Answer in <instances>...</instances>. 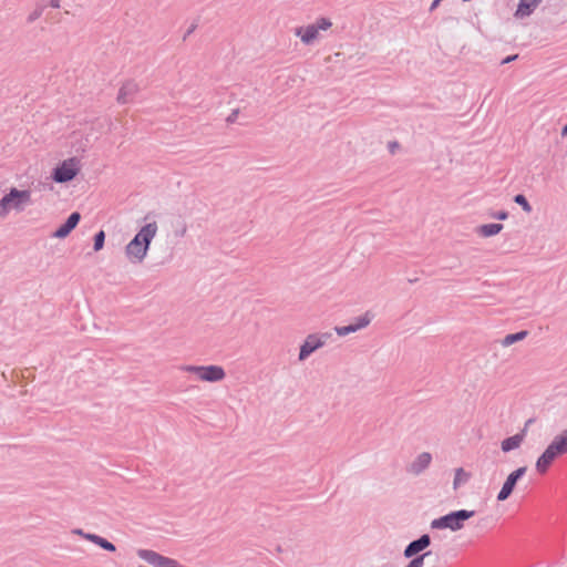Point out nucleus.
<instances>
[{"label":"nucleus","mask_w":567,"mask_h":567,"mask_svg":"<svg viewBox=\"0 0 567 567\" xmlns=\"http://www.w3.org/2000/svg\"><path fill=\"white\" fill-rule=\"evenodd\" d=\"M157 223L144 225L125 247V255L133 264H141L147 256L152 240L157 234Z\"/></svg>","instance_id":"nucleus-1"},{"label":"nucleus","mask_w":567,"mask_h":567,"mask_svg":"<svg viewBox=\"0 0 567 567\" xmlns=\"http://www.w3.org/2000/svg\"><path fill=\"white\" fill-rule=\"evenodd\" d=\"M567 453V429L556 435L536 461V471L545 474L553 462Z\"/></svg>","instance_id":"nucleus-2"},{"label":"nucleus","mask_w":567,"mask_h":567,"mask_svg":"<svg viewBox=\"0 0 567 567\" xmlns=\"http://www.w3.org/2000/svg\"><path fill=\"white\" fill-rule=\"evenodd\" d=\"M475 515L474 511L458 509L435 518L431 522L432 529L449 528L452 532L460 530L464 527L465 520Z\"/></svg>","instance_id":"nucleus-3"},{"label":"nucleus","mask_w":567,"mask_h":567,"mask_svg":"<svg viewBox=\"0 0 567 567\" xmlns=\"http://www.w3.org/2000/svg\"><path fill=\"white\" fill-rule=\"evenodd\" d=\"M332 22L328 18H319L316 23L308 24L307 27H298L295 29V34L300 38L303 44H311L319 35V31H326L331 28Z\"/></svg>","instance_id":"nucleus-4"},{"label":"nucleus","mask_w":567,"mask_h":567,"mask_svg":"<svg viewBox=\"0 0 567 567\" xmlns=\"http://www.w3.org/2000/svg\"><path fill=\"white\" fill-rule=\"evenodd\" d=\"M31 200V194L29 190H20L18 188H11L8 194H6L0 199V217H3L9 207H13L16 209H22L23 205L29 204Z\"/></svg>","instance_id":"nucleus-5"},{"label":"nucleus","mask_w":567,"mask_h":567,"mask_svg":"<svg viewBox=\"0 0 567 567\" xmlns=\"http://www.w3.org/2000/svg\"><path fill=\"white\" fill-rule=\"evenodd\" d=\"M79 171V159L71 157L63 161L53 169L52 178L55 183H68L78 175Z\"/></svg>","instance_id":"nucleus-6"},{"label":"nucleus","mask_w":567,"mask_h":567,"mask_svg":"<svg viewBox=\"0 0 567 567\" xmlns=\"http://www.w3.org/2000/svg\"><path fill=\"white\" fill-rule=\"evenodd\" d=\"M185 370L195 373L202 381L206 382H218L226 375L220 365H188Z\"/></svg>","instance_id":"nucleus-7"},{"label":"nucleus","mask_w":567,"mask_h":567,"mask_svg":"<svg viewBox=\"0 0 567 567\" xmlns=\"http://www.w3.org/2000/svg\"><path fill=\"white\" fill-rule=\"evenodd\" d=\"M330 333L309 334L303 341V343L300 346V351L298 355L299 361H305L315 351L322 348L327 343V340L330 338Z\"/></svg>","instance_id":"nucleus-8"},{"label":"nucleus","mask_w":567,"mask_h":567,"mask_svg":"<svg viewBox=\"0 0 567 567\" xmlns=\"http://www.w3.org/2000/svg\"><path fill=\"white\" fill-rule=\"evenodd\" d=\"M527 471L526 466L518 467L517 470L513 471L504 482L501 491L497 494V501L504 502L506 501L511 494L513 493L518 480H520Z\"/></svg>","instance_id":"nucleus-9"},{"label":"nucleus","mask_w":567,"mask_h":567,"mask_svg":"<svg viewBox=\"0 0 567 567\" xmlns=\"http://www.w3.org/2000/svg\"><path fill=\"white\" fill-rule=\"evenodd\" d=\"M138 557L153 565L154 567H179L173 558L165 557L150 549L138 550Z\"/></svg>","instance_id":"nucleus-10"},{"label":"nucleus","mask_w":567,"mask_h":567,"mask_svg":"<svg viewBox=\"0 0 567 567\" xmlns=\"http://www.w3.org/2000/svg\"><path fill=\"white\" fill-rule=\"evenodd\" d=\"M430 545H431V537H430V535L429 534H423L417 539H414V540L410 542L405 546V548L403 550V556L405 558H411V557H414L415 555H420V553L422 554V551L424 549H426Z\"/></svg>","instance_id":"nucleus-11"},{"label":"nucleus","mask_w":567,"mask_h":567,"mask_svg":"<svg viewBox=\"0 0 567 567\" xmlns=\"http://www.w3.org/2000/svg\"><path fill=\"white\" fill-rule=\"evenodd\" d=\"M140 87L138 84L132 80H128L122 84V86L118 90V94L116 97V101L120 104H127L131 103L138 92Z\"/></svg>","instance_id":"nucleus-12"},{"label":"nucleus","mask_w":567,"mask_h":567,"mask_svg":"<svg viewBox=\"0 0 567 567\" xmlns=\"http://www.w3.org/2000/svg\"><path fill=\"white\" fill-rule=\"evenodd\" d=\"M81 215L73 212L66 220L52 234L54 238H65L79 224Z\"/></svg>","instance_id":"nucleus-13"},{"label":"nucleus","mask_w":567,"mask_h":567,"mask_svg":"<svg viewBox=\"0 0 567 567\" xmlns=\"http://www.w3.org/2000/svg\"><path fill=\"white\" fill-rule=\"evenodd\" d=\"M431 462L432 455L429 452H423L408 466V472L413 475H420L430 466Z\"/></svg>","instance_id":"nucleus-14"},{"label":"nucleus","mask_w":567,"mask_h":567,"mask_svg":"<svg viewBox=\"0 0 567 567\" xmlns=\"http://www.w3.org/2000/svg\"><path fill=\"white\" fill-rule=\"evenodd\" d=\"M542 3V0H519L515 17L526 18L529 17L536 8Z\"/></svg>","instance_id":"nucleus-15"},{"label":"nucleus","mask_w":567,"mask_h":567,"mask_svg":"<svg viewBox=\"0 0 567 567\" xmlns=\"http://www.w3.org/2000/svg\"><path fill=\"white\" fill-rule=\"evenodd\" d=\"M76 533L79 535H82L87 540H90V542L94 543L95 545L100 546L104 550L115 551V549H116V547L111 542H109L106 538H103V537H101V536H99L96 534H89V533L85 534L81 529L76 530Z\"/></svg>","instance_id":"nucleus-16"},{"label":"nucleus","mask_w":567,"mask_h":567,"mask_svg":"<svg viewBox=\"0 0 567 567\" xmlns=\"http://www.w3.org/2000/svg\"><path fill=\"white\" fill-rule=\"evenodd\" d=\"M524 435H525V431L503 440L502 445H501L502 451L507 453V452H511V451L519 447L524 440Z\"/></svg>","instance_id":"nucleus-17"},{"label":"nucleus","mask_w":567,"mask_h":567,"mask_svg":"<svg viewBox=\"0 0 567 567\" xmlns=\"http://www.w3.org/2000/svg\"><path fill=\"white\" fill-rule=\"evenodd\" d=\"M502 229V224H485L478 227V234L483 237H492L501 233Z\"/></svg>","instance_id":"nucleus-18"},{"label":"nucleus","mask_w":567,"mask_h":567,"mask_svg":"<svg viewBox=\"0 0 567 567\" xmlns=\"http://www.w3.org/2000/svg\"><path fill=\"white\" fill-rule=\"evenodd\" d=\"M527 334H528V332L526 330H522L516 333L507 334L502 340V346L509 347V346L514 344L515 342L524 340L527 337Z\"/></svg>","instance_id":"nucleus-19"},{"label":"nucleus","mask_w":567,"mask_h":567,"mask_svg":"<svg viewBox=\"0 0 567 567\" xmlns=\"http://www.w3.org/2000/svg\"><path fill=\"white\" fill-rule=\"evenodd\" d=\"M470 480V474L464 471V468L458 467L455 470L453 488L456 491L461 485L467 483Z\"/></svg>","instance_id":"nucleus-20"},{"label":"nucleus","mask_w":567,"mask_h":567,"mask_svg":"<svg viewBox=\"0 0 567 567\" xmlns=\"http://www.w3.org/2000/svg\"><path fill=\"white\" fill-rule=\"evenodd\" d=\"M431 554V551H425L420 555H415L414 557H411V560L408 563L405 567H423L425 558Z\"/></svg>","instance_id":"nucleus-21"},{"label":"nucleus","mask_w":567,"mask_h":567,"mask_svg":"<svg viewBox=\"0 0 567 567\" xmlns=\"http://www.w3.org/2000/svg\"><path fill=\"white\" fill-rule=\"evenodd\" d=\"M514 202L522 207L525 213H530L533 210L527 198L523 194H517L514 196Z\"/></svg>","instance_id":"nucleus-22"},{"label":"nucleus","mask_w":567,"mask_h":567,"mask_svg":"<svg viewBox=\"0 0 567 567\" xmlns=\"http://www.w3.org/2000/svg\"><path fill=\"white\" fill-rule=\"evenodd\" d=\"M104 243H105V233H104V230H99L94 235V244H93L94 251H100L104 247Z\"/></svg>","instance_id":"nucleus-23"},{"label":"nucleus","mask_w":567,"mask_h":567,"mask_svg":"<svg viewBox=\"0 0 567 567\" xmlns=\"http://www.w3.org/2000/svg\"><path fill=\"white\" fill-rule=\"evenodd\" d=\"M44 8H45L44 3L38 4L37 8L28 16V19H27L28 23H32L35 20H38L42 16Z\"/></svg>","instance_id":"nucleus-24"},{"label":"nucleus","mask_w":567,"mask_h":567,"mask_svg":"<svg viewBox=\"0 0 567 567\" xmlns=\"http://www.w3.org/2000/svg\"><path fill=\"white\" fill-rule=\"evenodd\" d=\"M371 319L372 317L369 312H365L363 316L357 318V322L353 323L354 327L357 328V331L362 328H365L371 322Z\"/></svg>","instance_id":"nucleus-25"},{"label":"nucleus","mask_w":567,"mask_h":567,"mask_svg":"<svg viewBox=\"0 0 567 567\" xmlns=\"http://www.w3.org/2000/svg\"><path fill=\"white\" fill-rule=\"evenodd\" d=\"M334 330H336L337 334L340 337H344L350 333L357 332V328L352 323L348 324V326L336 327Z\"/></svg>","instance_id":"nucleus-26"},{"label":"nucleus","mask_w":567,"mask_h":567,"mask_svg":"<svg viewBox=\"0 0 567 567\" xmlns=\"http://www.w3.org/2000/svg\"><path fill=\"white\" fill-rule=\"evenodd\" d=\"M491 216L499 220H505L508 218V213L506 210H499L497 213H493Z\"/></svg>","instance_id":"nucleus-27"},{"label":"nucleus","mask_w":567,"mask_h":567,"mask_svg":"<svg viewBox=\"0 0 567 567\" xmlns=\"http://www.w3.org/2000/svg\"><path fill=\"white\" fill-rule=\"evenodd\" d=\"M239 110H233V112L227 116L226 121L227 123H234L238 116Z\"/></svg>","instance_id":"nucleus-28"},{"label":"nucleus","mask_w":567,"mask_h":567,"mask_svg":"<svg viewBox=\"0 0 567 567\" xmlns=\"http://www.w3.org/2000/svg\"><path fill=\"white\" fill-rule=\"evenodd\" d=\"M518 59V54L508 55L501 61V64H508Z\"/></svg>","instance_id":"nucleus-29"},{"label":"nucleus","mask_w":567,"mask_h":567,"mask_svg":"<svg viewBox=\"0 0 567 567\" xmlns=\"http://www.w3.org/2000/svg\"><path fill=\"white\" fill-rule=\"evenodd\" d=\"M50 6H51L52 8L58 9V8H60V7H61V0H51V1H50Z\"/></svg>","instance_id":"nucleus-30"},{"label":"nucleus","mask_w":567,"mask_h":567,"mask_svg":"<svg viewBox=\"0 0 567 567\" xmlns=\"http://www.w3.org/2000/svg\"><path fill=\"white\" fill-rule=\"evenodd\" d=\"M561 135L567 136V124L563 127Z\"/></svg>","instance_id":"nucleus-31"},{"label":"nucleus","mask_w":567,"mask_h":567,"mask_svg":"<svg viewBox=\"0 0 567 567\" xmlns=\"http://www.w3.org/2000/svg\"><path fill=\"white\" fill-rule=\"evenodd\" d=\"M193 30H194V27H193V28H189V30H188L187 34L192 33V32H193Z\"/></svg>","instance_id":"nucleus-32"},{"label":"nucleus","mask_w":567,"mask_h":567,"mask_svg":"<svg viewBox=\"0 0 567 567\" xmlns=\"http://www.w3.org/2000/svg\"><path fill=\"white\" fill-rule=\"evenodd\" d=\"M392 148H395V146H398V143H393L391 144Z\"/></svg>","instance_id":"nucleus-33"},{"label":"nucleus","mask_w":567,"mask_h":567,"mask_svg":"<svg viewBox=\"0 0 567 567\" xmlns=\"http://www.w3.org/2000/svg\"><path fill=\"white\" fill-rule=\"evenodd\" d=\"M392 148H395V146H398V143H393L391 144Z\"/></svg>","instance_id":"nucleus-34"}]
</instances>
